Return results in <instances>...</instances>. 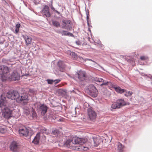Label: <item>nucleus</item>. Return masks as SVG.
<instances>
[{
    "label": "nucleus",
    "mask_w": 152,
    "mask_h": 152,
    "mask_svg": "<svg viewBox=\"0 0 152 152\" xmlns=\"http://www.w3.org/2000/svg\"><path fill=\"white\" fill-rule=\"evenodd\" d=\"M93 80L99 83H102L100 85V86H108L110 88H114L115 91L118 93L122 94L126 91V90L121 88L120 87L117 85H115L111 81L105 80L102 78L96 77H94Z\"/></svg>",
    "instance_id": "obj_1"
},
{
    "label": "nucleus",
    "mask_w": 152,
    "mask_h": 152,
    "mask_svg": "<svg viewBox=\"0 0 152 152\" xmlns=\"http://www.w3.org/2000/svg\"><path fill=\"white\" fill-rule=\"evenodd\" d=\"M7 102L6 98L2 94L1 96L0 99V106L1 107L2 113L3 117L6 118H8L11 117L12 110V108H9L7 106Z\"/></svg>",
    "instance_id": "obj_2"
},
{
    "label": "nucleus",
    "mask_w": 152,
    "mask_h": 152,
    "mask_svg": "<svg viewBox=\"0 0 152 152\" xmlns=\"http://www.w3.org/2000/svg\"><path fill=\"white\" fill-rule=\"evenodd\" d=\"M9 72V70L8 67L2 65H0L1 79L3 82H4L7 80V74Z\"/></svg>",
    "instance_id": "obj_3"
},
{
    "label": "nucleus",
    "mask_w": 152,
    "mask_h": 152,
    "mask_svg": "<svg viewBox=\"0 0 152 152\" xmlns=\"http://www.w3.org/2000/svg\"><path fill=\"white\" fill-rule=\"evenodd\" d=\"M87 93L93 97H95L97 96L98 92L96 87L92 84L89 85L86 88Z\"/></svg>",
    "instance_id": "obj_4"
},
{
    "label": "nucleus",
    "mask_w": 152,
    "mask_h": 152,
    "mask_svg": "<svg viewBox=\"0 0 152 152\" xmlns=\"http://www.w3.org/2000/svg\"><path fill=\"white\" fill-rule=\"evenodd\" d=\"M19 95L18 92L16 91H9L6 94V96L8 98L12 100H16L17 102H18V99H19Z\"/></svg>",
    "instance_id": "obj_5"
},
{
    "label": "nucleus",
    "mask_w": 152,
    "mask_h": 152,
    "mask_svg": "<svg viewBox=\"0 0 152 152\" xmlns=\"http://www.w3.org/2000/svg\"><path fill=\"white\" fill-rule=\"evenodd\" d=\"M72 23L70 20H63L62 21L61 26L63 28L66 29L70 31L72 29Z\"/></svg>",
    "instance_id": "obj_6"
},
{
    "label": "nucleus",
    "mask_w": 152,
    "mask_h": 152,
    "mask_svg": "<svg viewBox=\"0 0 152 152\" xmlns=\"http://www.w3.org/2000/svg\"><path fill=\"white\" fill-rule=\"evenodd\" d=\"M73 78L75 80L82 81L84 80L86 78V73L83 71H79L78 72L76 73L75 77Z\"/></svg>",
    "instance_id": "obj_7"
},
{
    "label": "nucleus",
    "mask_w": 152,
    "mask_h": 152,
    "mask_svg": "<svg viewBox=\"0 0 152 152\" xmlns=\"http://www.w3.org/2000/svg\"><path fill=\"white\" fill-rule=\"evenodd\" d=\"M87 140V139L85 137L83 138L73 137L72 140V142L75 144L82 145L85 143Z\"/></svg>",
    "instance_id": "obj_8"
},
{
    "label": "nucleus",
    "mask_w": 152,
    "mask_h": 152,
    "mask_svg": "<svg viewBox=\"0 0 152 152\" xmlns=\"http://www.w3.org/2000/svg\"><path fill=\"white\" fill-rule=\"evenodd\" d=\"M20 75L16 71H14L10 75H7V79L12 80H18L20 79Z\"/></svg>",
    "instance_id": "obj_9"
},
{
    "label": "nucleus",
    "mask_w": 152,
    "mask_h": 152,
    "mask_svg": "<svg viewBox=\"0 0 152 152\" xmlns=\"http://www.w3.org/2000/svg\"><path fill=\"white\" fill-rule=\"evenodd\" d=\"M18 102H23V104L25 105L27 104L29 101V99L27 95L26 94H23L20 96L19 95V98L18 99Z\"/></svg>",
    "instance_id": "obj_10"
},
{
    "label": "nucleus",
    "mask_w": 152,
    "mask_h": 152,
    "mask_svg": "<svg viewBox=\"0 0 152 152\" xmlns=\"http://www.w3.org/2000/svg\"><path fill=\"white\" fill-rule=\"evenodd\" d=\"M88 114L90 120L93 121L96 119V112L91 108L88 109Z\"/></svg>",
    "instance_id": "obj_11"
},
{
    "label": "nucleus",
    "mask_w": 152,
    "mask_h": 152,
    "mask_svg": "<svg viewBox=\"0 0 152 152\" xmlns=\"http://www.w3.org/2000/svg\"><path fill=\"white\" fill-rule=\"evenodd\" d=\"M18 132L20 135L27 136L28 135L29 131L28 130L26 127L20 128L18 130Z\"/></svg>",
    "instance_id": "obj_12"
},
{
    "label": "nucleus",
    "mask_w": 152,
    "mask_h": 152,
    "mask_svg": "<svg viewBox=\"0 0 152 152\" xmlns=\"http://www.w3.org/2000/svg\"><path fill=\"white\" fill-rule=\"evenodd\" d=\"M47 107L45 104H42L39 106V111L42 115H44L47 111Z\"/></svg>",
    "instance_id": "obj_13"
},
{
    "label": "nucleus",
    "mask_w": 152,
    "mask_h": 152,
    "mask_svg": "<svg viewBox=\"0 0 152 152\" xmlns=\"http://www.w3.org/2000/svg\"><path fill=\"white\" fill-rule=\"evenodd\" d=\"M19 147L18 143L16 141H13L10 146V149L13 151H18Z\"/></svg>",
    "instance_id": "obj_14"
},
{
    "label": "nucleus",
    "mask_w": 152,
    "mask_h": 152,
    "mask_svg": "<svg viewBox=\"0 0 152 152\" xmlns=\"http://www.w3.org/2000/svg\"><path fill=\"white\" fill-rule=\"evenodd\" d=\"M49 7L46 5H45L42 12L43 14L47 17H49L51 15L49 11Z\"/></svg>",
    "instance_id": "obj_15"
},
{
    "label": "nucleus",
    "mask_w": 152,
    "mask_h": 152,
    "mask_svg": "<svg viewBox=\"0 0 152 152\" xmlns=\"http://www.w3.org/2000/svg\"><path fill=\"white\" fill-rule=\"evenodd\" d=\"M58 66L60 71L64 72L65 70V65L64 63L62 61L60 60L57 63Z\"/></svg>",
    "instance_id": "obj_16"
},
{
    "label": "nucleus",
    "mask_w": 152,
    "mask_h": 152,
    "mask_svg": "<svg viewBox=\"0 0 152 152\" xmlns=\"http://www.w3.org/2000/svg\"><path fill=\"white\" fill-rule=\"evenodd\" d=\"M117 104L118 106V108H120L121 107L125 105L126 104V102H125L124 99H119L116 101Z\"/></svg>",
    "instance_id": "obj_17"
},
{
    "label": "nucleus",
    "mask_w": 152,
    "mask_h": 152,
    "mask_svg": "<svg viewBox=\"0 0 152 152\" xmlns=\"http://www.w3.org/2000/svg\"><path fill=\"white\" fill-rule=\"evenodd\" d=\"M40 137V133H38L32 141V142L35 144H38L39 142V139Z\"/></svg>",
    "instance_id": "obj_18"
},
{
    "label": "nucleus",
    "mask_w": 152,
    "mask_h": 152,
    "mask_svg": "<svg viewBox=\"0 0 152 152\" xmlns=\"http://www.w3.org/2000/svg\"><path fill=\"white\" fill-rule=\"evenodd\" d=\"M24 39L25 40L26 45H27L31 43V38H30L28 36H26L24 37Z\"/></svg>",
    "instance_id": "obj_19"
},
{
    "label": "nucleus",
    "mask_w": 152,
    "mask_h": 152,
    "mask_svg": "<svg viewBox=\"0 0 152 152\" xmlns=\"http://www.w3.org/2000/svg\"><path fill=\"white\" fill-rule=\"evenodd\" d=\"M39 133H40V135L43 134H44L48 135L49 134V130H47L45 128H42L40 132Z\"/></svg>",
    "instance_id": "obj_20"
},
{
    "label": "nucleus",
    "mask_w": 152,
    "mask_h": 152,
    "mask_svg": "<svg viewBox=\"0 0 152 152\" xmlns=\"http://www.w3.org/2000/svg\"><path fill=\"white\" fill-rule=\"evenodd\" d=\"M23 113L26 115H28L29 114V109L28 107H25L23 108Z\"/></svg>",
    "instance_id": "obj_21"
},
{
    "label": "nucleus",
    "mask_w": 152,
    "mask_h": 152,
    "mask_svg": "<svg viewBox=\"0 0 152 152\" xmlns=\"http://www.w3.org/2000/svg\"><path fill=\"white\" fill-rule=\"evenodd\" d=\"M82 58V59H83V60H84V61H92L94 63H95L96 64H97V65H98V66H99L102 69H104L103 68V67L100 66V65H99V64H98L97 63H96L95 61H94V60H92L91 59H89V58H85V59H83L82 57H81V59Z\"/></svg>",
    "instance_id": "obj_22"
},
{
    "label": "nucleus",
    "mask_w": 152,
    "mask_h": 152,
    "mask_svg": "<svg viewBox=\"0 0 152 152\" xmlns=\"http://www.w3.org/2000/svg\"><path fill=\"white\" fill-rule=\"evenodd\" d=\"M95 146H97L99 144V140L97 138H93Z\"/></svg>",
    "instance_id": "obj_23"
},
{
    "label": "nucleus",
    "mask_w": 152,
    "mask_h": 152,
    "mask_svg": "<svg viewBox=\"0 0 152 152\" xmlns=\"http://www.w3.org/2000/svg\"><path fill=\"white\" fill-rule=\"evenodd\" d=\"M52 23L53 24L54 26L58 27L60 26L59 23L57 21L53 20L52 21Z\"/></svg>",
    "instance_id": "obj_24"
},
{
    "label": "nucleus",
    "mask_w": 152,
    "mask_h": 152,
    "mask_svg": "<svg viewBox=\"0 0 152 152\" xmlns=\"http://www.w3.org/2000/svg\"><path fill=\"white\" fill-rule=\"evenodd\" d=\"M20 23H18L15 26V33L17 34L19 32V28L20 26Z\"/></svg>",
    "instance_id": "obj_25"
},
{
    "label": "nucleus",
    "mask_w": 152,
    "mask_h": 152,
    "mask_svg": "<svg viewBox=\"0 0 152 152\" xmlns=\"http://www.w3.org/2000/svg\"><path fill=\"white\" fill-rule=\"evenodd\" d=\"M58 33L60 34L62 36H67L68 32L66 31L63 30L59 31Z\"/></svg>",
    "instance_id": "obj_26"
},
{
    "label": "nucleus",
    "mask_w": 152,
    "mask_h": 152,
    "mask_svg": "<svg viewBox=\"0 0 152 152\" xmlns=\"http://www.w3.org/2000/svg\"><path fill=\"white\" fill-rule=\"evenodd\" d=\"M71 142H72V140H67L66 141L65 145L67 147L69 148L70 147V144L71 143Z\"/></svg>",
    "instance_id": "obj_27"
},
{
    "label": "nucleus",
    "mask_w": 152,
    "mask_h": 152,
    "mask_svg": "<svg viewBox=\"0 0 152 152\" xmlns=\"http://www.w3.org/2000/svg\"><path fill=\"white\" fill-rule=\"evenodd\" d=\"M111 108L113 109H115L116 108H118V106L117 104V103L116 102L113 103L111 105Z\"/></svg>",
    "instance_id": "obj_28"
},
{
    "label": "nucleus",
    "mask_w": 152,
    "mask_h": 152,
    "mask_svg": "<svg viewBox=\"0 0 152 152\" xmlns=\"http://www.w3.org/2000/svg\"><path fill=\"white\" fill-rule=\"evenodd\" d=\"M69 53L70 54V55L73 58H77V56L75 53L73 52H72L71 51H69Z\"/></svg>",
    "instance_id": "obj_29"
},
{
    "label": "nucleus",
    "mask_w": 152,
    "mask_h": 152,
    "mask_svg": "<svg viewBox=\"0 0 152 152\" xmlns=\"http://www.w3.org/2000/svg\"><path fill=\"white\" fill-rule=\"evenodd\" d=\"M52 133L54 135L55 137L58 136V134L59 133V131L57 129H55L52 131Z\"/></svg>",
    "instance_id": "obj_30"
},
{
    "label": "nucleus",
    "mask_w": 152,
    "mask_h": 152,
    "mask_svg": "<svg viewBox=\"0 0 152 152\" xmlns=\"http://www.w3.org/2000/svg\"><path fill=\"white\" fill-rule=\"evenodd\" d=\"M7 130L5 128L2 126H0V132L1 133H4Z\"/></svg>",
    "instance_id": "obj_31"
},
{
    "label": "nucleus",
    "mask_w": 152,
    "mask_h": 152,
    "mask_svg": "<svg viewBox=\"0 0 152 152\" xmlns=\"http://www.w3.org/2000/svg\"><path fill=\"white\" fill-rule=\"evenodd\" d=\"M125 92H126V93L124 94V96L127 97L131 96L133 94L132 92L130 91L127 92L126 91Z\"/></svg>",
    "instance_id": "obj_32"
},
{
    "label": "nucleus",
    "mask_w": 152,
    "mask_h": 152,
    "mask_svg": "<svg viewBox=\"0 0 152 152\" xmlns=\"http://www.w3.org/2000/svg\"><path fill=\"white\" fill-rule=\"evenodd\" d=\"M123 148V146L121 143H119L118 146V149L119 151H121Z\"/></svg>",
    "instance_id": "obj_33"
},
{
    "label": "nucleus",
    "mask_w": 152,
    "mask_h": 152,
    "mask_svg": "<svg viewBox=\"0 0 152 152\" xmlns=\"http://www.w3.org/2000/svg\"><path fill=\"white\" fill-rule=\"evenodd\" d=\"M148 59V57L146 56H140V59L142 61H145Z\"/></svg>",
    "instance_id": "obj_34"
},
{
    "label": "nucleus",
    "mask_w": 152,
    "mask_h": 152,
    "mask_svg": "<svg viewBox=\"0 0 152 152\" xmlns=\"http://www.w3.org/2000/svg\"><path fill=\"white\" fill-rule=\"evenodd\" d=\"M61 81V80L59 79L53 80V83L55 84H57L59 83Z\"/></svg>",
    "instance_id": "obj_35"
},
{
    "label": "nucleus",
    "mask_w": 152,
    "mask_h": 152,
    "mask_svg": "<svg viewBox=\"0 0 152 152\" xmlns=\"http://www.w3.org/2000/svg\"><path fill=\"white\" fill-rule=\"evenodd\" d=\"M48 83L49 84H52L53 83V80H47Z\"/></svg>",
    "instance_id": "obj_36"
},
{
    "label": "nucleus",
    "mask_w": 152,
    "mask_h": 152,
    "mask_svg": "<svg viewBox=\"0 0 152 152\" xmlns=\"http://www.w3.org/2000/svg\"><path fill=\"white\" fill-rule=\"evenodd\" d=\"M31 115L33 118H35L37 116V114L35 112L33 111Z\"/></svg>",
    "instance_id": "obj_37"
},
{
    "label": "nucleus",
    "mask_w": 152,
    "mask_h": 152,
    "mask_svg": "<svg viewBox=\"0 0 152 152\" xmlns=\"http://www.w3.org/2000/svg\"><path fill=\"white\" fill-rule=\"evenodd\" d=\"M98 44L99 45L100 48L102 49H103L104 48V46L101 44L100 42H99L98 43Z\"/></svg>",
    "instance_id": "obj_38"
},
{
    "label": "nucleus",
    "mask_w": 152,
    "mask_h": 152,
    "mask_svg": "<svg viewBox=\"0 0 152 152\" xmlns=\"http://www.w3.org/2000/svg\"><path fill=\"white\" fill-rule=\"evenodd\" d=\"M2 116L1 107V106H0V120L1 119Z\"/></svg>",
    "instance_id": "obj_39"
},
{
    "label": "nucleus",
    "mask_w": 152,
    "mask_h": 152,
    "mask_svg": "<svg viewBox=\"0 0 152 152\" xmlns=\"http://www.w3.org/2000/svg\"><path fill=\"white\" fill-rule=\"evenodd\" d=\"M29 92L31 94H34V91L33 89H29Z\"/></svg>",
    "instance_id": "obj_40"
},
{
    "label": "nucleus",
    "mask_w": 152,
    "mask_h": 152,
    "mask_svg": "<svg viewBox=\"0 0 152 152\" xmlns=\"http://www.w3.org/2000/svg\"><path fill=\"white\" fill-rule=\"evenodd\" d=\"M75 42L76 44L78 45H80L81 44V42L79 40L76 41Z\"/></svg>",
    "instance_id": "obj_41"
},
{
    "label": "nucleus",
    "mask_w": 152,
    "mask_h": 152,
    "mask_svg": "<svg viewBox=\"0 0 152 152\" xmlns=\"http://www.w3.org/2000/svg\"><path fill=\"white\" fill-rule=\"evenodd\" d=\"M71 92H74L75 93H76V91H78V90L76 89H75L74 90H73L72 91H70Z\"/></svg>",
    "instance_id": "obj_42"
},
{
    "label": "nucleus",
    "mask_w": 152,
    "mask_h": 152,
    "mask_svg": "<svg viewBox=\"0 0 152 152\" xmlns=\"http://www.w3.org/2000/svg\"><path fill=\"white\" fill-rule=\"evenodd\" d=\"M67 36H70L72 37H74V35L72 33H70L68 32V33Z\"/></svg>",
    "instance_id": "obj_43"
},
{
    "label": "nucleus",
    "mask_w": 152,
    "mask_h": 152,
    "mask_svg": "<svg viewBox=\"0 0 152 152\" xmlns=\"http://www.w3.org/2000/svg\"><path fill=\"white\" fill-rule=\"evenodd\" d=\"M40 136H41L42 137V139L43 140H45L46 139L45 136L43 134H40Z\"/></svg>",
    "instance_id": "obj_44"
},
{
    "label": "nucleus",
    "mask_w": 152,
    "mask_h": 152,
    "mask_svg": "<svg viewBox=\"0 0 152 152\" xmlns=\"http://www.w3.org/2000/svg\"><path fill=\"white\" fill-rule=\"evenodd\" d=\"M86 15H89V11L88 10H87L86 9Z\"/></svg>",
    "instance_id": "obj_45"
},
{
    "label": "nucleus",
    "mask_w": 152,
    "mask_h": 152,
    "mask_svg": "<svg viewBox=\"0 0 152 152\" xmlns=\"http://www.w3.org/2000/svg\"><path fill=\"white\" fill-rule=\"evenodd\" d=\"M86 18H87V22L90 21V20H89V17H88V15H86Z\"/></svg>",
    "instance_id": "obj_46"
},
{
    "label": "nucleus",
    "mask_w": 152,
    "mask_h": 152,
    "mask_svg": "<svg viewBox=\"0 0 152 152\" xmlns=\"http://www.w3.org/2000/svg\"><path fill=\"white\" fill-rule=\"evenodd\" d=\"M89 22H90V21H88V22H87V25H88V27H92V26H91V25H89Z\"/></svg>",
    "instance_id": "obj_47"
},
{
    "label": "nucleus",
    "mask_w": 152,
    "mask_h": 152,
    "mask_svg": "<svg viewBox=\"0 0 152 152\" xmlns=\"http://www.w3.org/2000/svg\"><path fill=\"white\" fill-rule=\"evenodd\" d=\"M77 110H79V108H77V107H75V113L76 114V113Z\"/></svg>",
    "instance_id": "obj_48"
},
{
    "label": "nucleus",
    "mask_w": 152,
    "mask_h": 152,
    "mask_svg": "<svg viewBox=\"0 0 152 152\" xmlns=\"http://www.w3.org/2000/svg\"><path fill=\"white\" fill-rule=\"evenodd\" d=\"M51 9L55 11V8L53 7L52 6L51 7Z\"/></svg>",
    "instance_id": "obj_49"
},
{
    "label": "nucleus",
    "mask_w": 152,
    "mask_h": 152,
    "mask_svg": "<svg viewBox=\"0 0 152 152\" xmlns=\"http://www.w3.org/2000/svg\"><path fill=\"white\" fill-rule=\"evenodd\" d=\"M55 11L57 13H58V14H60V12H58L57 10H55Z\"/></svg>",
    "instance_id": "obj_50"
},
{
    "label": "nucleus",
    "mask_w": 152,
    "mask_h": 152,
    "mask_svg": "<svg viewBox=\"0 0 152 152\" xmlns=\"http://www.w3.org/2000/svg\"><path fill=\"white\" fill-rule=\"evenodd\" d=\"M128 61L129 62H131V60H128Z\"/></svg>",
    "instance_id": "obj_51"
},
{
    "label": "nucleus",
    "mask_w": 152,
    "mask_h": 152,
    "mask_svg": "<svg viewBox=\"0 0 152 152\" xmlns=\"http://www.w3.org/2000/svg\"><path fill=\"white\" fill-rule=\"evenodd\" d=\"M2 1H4V2H5L6 1L5 0H1Z\"/></svg>",
    "instance_id": "obj_52"
},
{
    "label": "nucleus",
    "mask_w": 152,
    "mask_h": 152,
    "mask_svg": "<svg viewBox=\"0 0 152 152\" xmlns=\"http://www.w3.org/2000/svg\"><path fill=\"white\" fill-rule=\"evenodd\" d=\"M150 77V79H152V77H151H151Z\"/></svg>",
    "instance_id": "obj_53"
},
{
    "label": "nucleus",
    "mask_w": 152,
    "mask_h": 152,
    "mask_svg": "<svg viewBox=\"0 0 152 152\" xmlns=\"http://www.w3.org/2000/svg\"><path fill=\"white\" fill-rule=\"evenodd\" d=\"M84 148H86V149H88V148L85 147H84Z\"/></svg>",
    "instance_id": "obj_54"
},
{
    "label": "nucleus",
    "mask_w": 152,
    "mask_h": 152,
    "mask_svg": "<svg viewBox=\"0 0 152 152\" xmlns=\"http://www.w3.org/2000/svg\"><path fill=\"white\" fill-rule=\"evenodd\" d=\"M28 75V74H26L25 75L26 76H27Z\"/></svg>",
    "instance_id": "obj_55"
},
{
    "label": "nucleus",
    "mask_w": 152,
    "mask_h": 152,
    "mask_svg": "<svg viewBox=\"0 0 152 152\" xmlns=\"http://www.w3.org/2000/svg\"><path fill=\"white\" fill-rule=\"evenodd\" d=\"M3 60V62H4V60Z\"/></svg>",
    "instance_id": "obj_56"
}]
</instances>
